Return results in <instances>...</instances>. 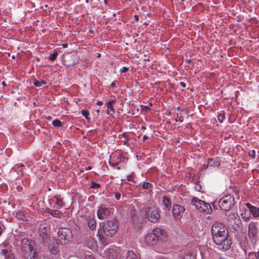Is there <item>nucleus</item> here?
I'll use <instances>...</instances> for the list:
<instances>
[{"instance_id": "nucleus-14", "label": "nucleus", "mask_w": 259, "mask_h": 259, "mask_svg": "<svg viewBox=\"0 0 259 259\" xmlns=\"http://www.w3.org/2000/svg\"><path fill=\"white\" fill-rule=\"evenodd\" d=\"M50 202H53L55 204L56 208H61L64 206V203L59 195L55 196L52 197L50 199Z\"/></svg>"}, {"instance_id": "nucleus-42", "label": "nucleus", "mask_w": 259, "mask_h": 259, "mask_svg": "<svg viewBox=\"0 0 259 259\" xmlns=\"http://www.w3.org/2000/svg\"><path fill=\"white\" fill-rule=\"evenodd\" d=\"M120 193L119 192L115 193V197L117 200H119L120 198Z\"/></svg>"}, {"instance_id": "nucleus-60", "label": "nucleus", "mask_w": 259, "mask_h": 259, "mask_svg": "<svg viewBox=\"0 0 259 259\" xmlns=\"http://www.w3.org/2000/svg\"><path fill=\"white\" fill-rule=\"evenodd\" d=\"M185 0H181L182 2H184L185 1Z\"/></svg>"}, {"instance_id": "nucleus-8", "label": "nucleus", "mask_w": 259, "mask_h": 259, "mask_svg": "<svg viewBox=\"0 0 259 259\" xmlns=\"http://www.w3.org/2000/svg\"><path fill=\"white\" fill-rule=\"evenodd\" d=\"M97 214L100 220H104L110 216L111 211L107 207L101 206L98 208Z\"/></svg>"}, {"instance_id": "nucleus-53", "label": "nucleus", "mask_w": 259, "mask_h": 259, "mask_svg": "<svg viewBox=\"0 0 259 259\" xmlns=\"http://www.w3.org/2000/svg\"><path fill=\"white\" fill-rule=\"evenodd\" d=\"M156 259H166V258H165V257H158L156 258Z\"/></svg>"}, {"instance_id": "nucleus-24", "label": "nucleus", "mask_w": 259, "mask_h": 259, "mask_svg": "<svg viewBox=\"0 0 259 259\" xmlns=\"http://www.w3.org/2000/svg\"><path fill=\"white\" fill-rule=\"evenodd\" d=\"M125 259H140V257L139 254L136 253L133 250H129Z\"/></svg>"}, {"instance_id": "nucleus-25", "label": "nucleus", "mask_w": 259, "mask_h": 259, "mask_svg": "<svg viewBox=\"0 0 259 259\" xmlns=\"http://www.w3.org/2000/svg\"><path fill=\"white\" fill-rule=\"evenodd\" d=\"M2 253L5 256L6 259H15L14 254L11 251H9L7 249H2Z\"/></svg>"}, {"instance_id": "nucleus-31", "label": "nucleus", "mask_w": 259, "mask_h": 259, "mask_svg": "<svg viewBox=\"0 0 259 259\" xmlns=\"http://www.w3.org/2000/svg\"><path fill=\"white\" fill-rule=\"evenodd\" d=\"M46 81L44 80H35L33 83L34 85L37 87H40L41 86L42 84H46Z\"/></svg>"}, {"instance_id": "nucleus-40", "label": "nucleus", "mask_w": 259, "mask_h": 259, "mask_svg": "<svg viewBox=\"0 0 259 259\" xmlns=\"http://www.w3.org/2000/svg\"><path fill=\"white\" fill-rule=\"evenodd\" d=\"M176 121H180L182 122L184 121V118L182 116H179L178 115H177V118L176 119Z\"/></svg>"}, {"instance_id": "nucleus-26", "label": "nucleus", "mask_w": 259, "mask_h": 259, "mask_svg": "<svg viewBox=\"0 0 259 259\" xmlns=\"http://www.w3.org/2000/svg\"><path fill=\"white\" fill-rule=\"evenodd\" d=\"M88 224L89 227L92 230H94L96 227V221L94 219H89L88 220Z\"/></svg>"}, {"instance_id": "nucleus-5", "label": "nucleus", "mask_w": 259, "mask_h": 259, "mask_svg": "<svg viewBox=\"0 0 259 259\" xmlns=\"http://www.w3.org/2000/svg\"><path fill=\"white\" fill-rule=\"evenodd\" d=\"M145 213L149 221L153 223L157 222L160 218L159 210L154 205H147L145 207Z\"/></svg>"}, {"instance_id": "nucleus-51", "label": "nucleus", "mask_w": 259, "mask_h": 259, "mask_svg": "<svg viewBox=\"0 0 259 259\" xmlns=\"http://www.w3.org/2000/svg\"><path fill=\"white\" fill-rule=\"evenodd\" d=\"M111 85L112 87H114V86L115 85V81L112 82L111 83Z\"/></svg>"}, {"instance_id": "nucleus-30", "label": "nucleus", "mask_w": 259, "mask_h": 259, "mask_svg": "<svg viewBox=\"0 0 259 259\" xmlns=\"http://www.w3.org/2000/svg\"><path fill=\"white\" fill-rule=\"evenodd\" d=\"M45 228H44V229H41L39 231L40 235L44 241L47 240L48 238V235L47 234V233L45 232Z\"/></svg>"}, {"instance_id": "nucleus-34", "label": "nucleus", "mask_w": 259, "mask_h": 259, "mask_svg": "<svg viewBox=\"0 0 259 259\" xmlns=\"http://www.w3.org/2000/svg\"><path fill=\"white\" fill-rule=\"evenodd\" d=\"M241 215L244 221H248V220L250 218V214L249 212L248 213H247V211H245L244 213H241Z\"/></svg>"}, {"instance_id": "nucleus-28", "label": "nucleus", "mask_w": 259, "mask_h": 259, "mask_svg": "<svg viewBox=\"0 0 259 259\" xmlns=\"http://www.w3.org/2000/svg\"><path fill=\"white\" fill-rule=\"evenodd\" d=\"M141 187L143 189H148L149 190H151L153 188V185L149 182H145L141 185Z\"/></svg>"}, {"instance_id": "nucleus-38", "label": "nucleus", "mask_w": 259, "mask_h": 259, "mask_svg": "<svg viewBox=\"0 0 259 259\" xmlns=\"http://www.w3.org/2000/svg\"><path fill=\"white\" fill-rule=\"evenodd\" d=\"M91 187L93 188H98L100 187V185L95 182H92Z\"/></svg>"}, {"instance_id": "nucleus-50", "label": "nucleus", "mask_w": 259, "mask_h": 259, "mask_svg": "<svg viewBox=\"0 0 259 259\" xmlns=\"http://www.w3.org/2000/svg\"><path fill=\"white\" fill-rule=\"evenodd\" d=\"M62 46H63V48H67L68 45H67V44H64L62 45Z\"/></svg>"}, {"instance_id": "nucleus-18", "label": "nucleus", "mask_w": 259, "mask_h": 259, "mask_svg": "<svg viewBox=\"0 0 259 259\" xmlns=\"http://www.w3.org/2000/svg\"><path fill=\"white\" fill-rule=\"evenodd\" d=\"M182 259H195V255L192 250H187L182 254Z\"/></svg>"}, {"instance_id": "nucleus-9", "label": "nucleus", "mask_w": 259, "mask_h": 259, "mask_svg": "<svg viewBox=\"0 0 259 259\" xmlns=\"http://www.w3.org/2000/svg\"><path fill=\"white\" fill-rule=\"evenodd\" d=\"M157 240L165 241L166 240L167 235L165 230L162 229L157 228L154 229L152 232Z\"/></svg>"}, {"instance_id": "nucleus-1", "label": "nucleus", "mask_w": 259, "mask_h": 259, "mask_svg": "<svg viewBox=\"0 0 259 259\" xmlns=\"http://www.w3.org/2000/svg\"><path fill=\"white\" fill-rule=\"evenodd\" d=\"M211 234L214 243L219 249L222 251L228 250L231 245V241L228 238L226 227L222 223L216 222L211 228Z\"/></svg>"}, {"instance_id": "nucleus-21", "label": "nucleus", "mask_w": 259, "mask_h": 259, "mask_svg": "<svg viewBox=\"0 0 259 259\" xmlns=\"http://www.w3.org/2000/svg\"><path fill=\"white\" fill-rule=\"evenodd\" d=\"M24 165L22 163H18L15 164L12 168V170L14 172H18V175L20 176H22L23 175V172L22 171L23 167H24Z\"/></svg>"}, {"instance_id": "nucleus-52", "label": "nucleus", "mask_w": 259, "mask_h": 259, "mask_svg": "<svg viewBox=\"0 0 259 259\" xmlns=\"http://www.w3.org/2000/svg\"><path fill=\"white\" fill-rule=\"evenodd\" d=\"M181 111L184 112L187 115V116H188V113L187 111H186V110H184V111L182 110Z\"/></svg>"}, {"instance_id": "nucleus-29", "label": "nucleus", "mask_w": 259, "mask_h": 259, "mask_svg": "<svg viewBox=\"0 0 259 259\" xmlns=\"http://www.w3.org/2000/svg\"><path fill=\"white\" fill-rule=\"evenodd\" d=\"M163 203L167 208H170L171 207V201L167 197H164L163 199Z\"/></svg>"}, {"instance_id": "nucleus-23", "label": "nucleus", "mask_w": 259, "mask_h": 259, "mask_svg": "<svg viewBox=\"0 0 259 259\" xmlns=\"http://www.w3.org/2000/svg\"><path fill=\"white\" fill-rule=\"evenodd\" d=\"M45 212L48 213L53 217L59 218V215L61 213V211L58 210L52 209L49 208H46Z\"/></svg>"}, {"instance_id": "nucleus-19", "label": "nucleus", "mask_w": 259, "mask_h": 259, "mask_svg": "<svg viewBox=\"0 0 259 259\" xmlns=\"http://www.w3.org/2000/svg\"><path fill=\"white\" fill-rule=\"evenodd\" d=\"M204 201L199 199L197 198L193 197L191 200V203L194 205L197 210H199Z\"/></svg>"}, {"instance_id": "nucleus-44", "label": "nucleus", "mask_w": 259, "mask_h": 259, "mask_svg": "<svg viewBox=\"0 0 259 259\" xmlns=\"http://www.w3.org/2000/svg\"><path fill=\"white\" fill-rule=\"evenodd\" d=\"M64 62H65V64L66 65H68V66L74 65V63H72V64L68 63L66 60H64Z\"/></svg>"}, {"instance_id": "nucleus-58", "label": "nucleus", "mask_w": 259, "mask_h": 259, "mask_svg": "<svg viewBox=\"0 0 259 259\" xmlns=\"http://www.w3.org/2000/svg\"><path fill=\"white\" fill-rule=\"evenodd\" d=\"M256 259H259V256L258 255L256 256Z\"/></svg>"}, {"instance_id": "nucleus-47", "label": "nucleus", "mask_w": 259, "mask_h": 259, "mask_svg": "<svg viewBox=\"0 0 259 259\" xmlns=\"http://www.w3.org/2000/svg\"><path fill=\"white\" fill-rule=\"evenodd\" d=\"M148 138V137L147 136H146V135L144 136V137H143V141H144Z\"/></svg>"}, {"instance_id": "nucleus-48", "label": "nucleus", "mask_w": 259, "mask_h": 259, "mask_svg": "<svg viewBox=\"0 0 259 259\" xmlns=\"http://www.w3.org/2000/svg\"><path fill=\"white\" fill-rule=\"evenodd\" d=\"M134 17H135V18L136 21H138L139 20V17H138V15H135Z\"/></svg>"}, {"instance_id": "nucleus-39", "label": "nucleus", "mask_w": 259, "mask_h": 259, "mask_svg": "<svg viewBox=\"0 0 259 259\" xmlns=\"http://www.w3.org/2000/svg\"><path fill=\"white\" fill-rule=\"evenodd\" d=\"M134 175V172H132L131 175H129L127 176V180L128 181H133V177Z\"/></svg>"}, {"instance_id": "nucleus-49", "label": "nucleus", "mask_w": 259, "mask_h": 259, "mask_svg": "<svg viewBox=\"0 0 259 259\" xmlns=\"http://www.w3.org/2000/svg\"><path fill=\"white\" fill-rule=\"evenodd\" d=\"M2 225L1 224H0V236L2 234Z\"/></svg>"}, {"instance_id": "nucleus-16", "label": "nucleus", "mask_w": 259, "mask_h": 259, "mask_svg": "<svg viewBox=\"0 0 259 259\" xmlns=\"http://www.w3.org/2000/svg\"><path fill=\"white\" fill-rule=\"evenodd\" d=\"M245 205L248 208L250 214L251 213L254 217H259V208L252 205L249 203H247Z\"/></svg>"}, {"instance_id": "nucleus-59", "label": "nucleus", "mask_w": 259, "mask_h": 259, "mask_svg": "<svg viewBox=\"0 0 259 259\" xmlns=\"http://www.w3.org/2000/svg\"><path fill=\"white\" fill-rule=\"evenodd\" d=\"M100 56H101V55H100V54H98V57H99Z\"/></svg>"}, {"instance_id": "nucleus-22", "label": "nucleus", "mask_w": 259, "mask_h": 259, "mask_svg": "<svg viewBox=\"0 0 259 259\" xmlns=\"http://www.w3.org/2000/svg\"><path fill=\"white\" fill-rule=\"evenodd\" d=\"M106 256L109 259L116 258L117 254L115 250L110 248L106 250Z\"/></svg>"}, {"instance_id": "nucleus-56", "label": "nucleus", "mask_w": 259, "mask_h": 259, "mask_svg": "<svg viewBox=\"0 0 259 259\" xmlns=\"http://www.w3.org/2000/svg\"><path fill=\"white\" fill-rule=\"evenodd\" d=\"M96 112H97V113H99L100 110L99 109H98V110H96Z\"/></svg>"}, {"instance_id": "nucleus-55", "label": "nucleus", "mask_w": 259, "mask_h": 259, "mask_svg": "<svg viewBox=\"0 0 259 259\" xmlns=\"http://www.w3.org/2000/svg\"><path fill=\"white\" fill-rule=\"evenodd\" d=\"M92 168V167L91 166H89L88 167V169H91Z\"/></svg>"}, {"instance_id": "nucleus-3", "label": "nucleus", "mask_w": 259, "mask_h": 259, "mask_svg": "<svg viewBox=\"0 0 259 259\" xmlns=\"http://www.w3.org/2000/svg\"><path fill=\"white\" fill-rule=\"evenodd\" d=\"M22 255L24 259H38V253L30 241L24 238L21 241Z\"/></svg>"}, {"instance_id": "nucleus-27", "label": "nucleus", "mask_w": 259, "mask_h": 259, "mask_svg": "<svg viewBox=\"0 0 259 259\" xmlns=\"http://www.w3.org/2000/svg\"><path fill=\"white\" fill-rule=\"evenodd\" d=\"M86 244L87 246L92 249H93L96 246V243L92 238H90L87 242Z\"/></svg>"}, {"instance_id": "nucleus-10", "label": "nucleus", "mask_w": 259, "mask_h": 259, "mask_svg": "<svg viewBox=\"0 0 259 259\" xmlns=\"http://www.w3.org/2000/svg\"><path fill=\"white\" fill-rule=\"evenodd\" d=\"M185 208L183 207L178 204L173 206L172 214L175 219H180L182 217Z\"/></svg>"}, {"instance_id": "nucleus-32", "label": "nucleus", "mask_w": 259, "mask_h": 259, "mask_svg": "<svg viewBox=\"0 0 259 259\" xmlns=\"http://www.w3.org/2000/svg\"><path fill=\"white\" fill-rule=\"evenodd\" d=\"M225 118V113L224 111H222L218 115V119L220 123H222Z\"/></svg>"}, {"instance_id": "nucleus-2", "label": "nucleus", "mask_w": 259, "mask_h": 259, "mask_svg": "<svg viewBox=\"0 0 259 259\" xmlns=\"http://www.w3.org/2000/svg\"><path fill=\"white\" fill-rule=\"evenodd\" d=\"M118 228L117 220L106 221L100 224L98 231V237L103 245L108 244L109 238L116 233Z\"/></svg>"}, {"instance_id": "nucleus-13", "label": "nucleus", "mask_w": 259, "mask_h": 259, "mask_svg": "<svg viewBox=\"0 0 259 259\" xmlns=\"http://www.w3.org/2000/svg\"><path fill=\"white\" fill-rule=\"evenodd\" d=\"M132 221L136 228H139L142 223L143 219L141 215L137 214L134 211L131 214Z\"/></svg>"}, {"instance_id": "nucleus-35", "label": "nucleus", "mask_w": 259, "mask_h": 259, "mask_svg": "<svg viewBox=\"0 0 259 259\" xmlns=\"http://www.w3.org/2000/svg\"><path fill=\"white\" fill-rule=\"evenodd\" d=\"M81 113L82 115L86 119H87L88 121L90 119V118L89 117V115L90 114L88 111L85 110H82L81 111Z\"/></svg>"}, {"instance_id": "nucleus-37", "label": "nucleus", "mask_w": 259, "mask_h": 259, "mask_svg": "<svg viewBox=\"0 0 259 259\" xmlns=\"http://www.w3.org/2000/svg\"><path fill=\"white\" fill-rule=\"evenodd\" d=\"M50 251L53 254H56L58 252V248L55 246H52L50 248Z\"/></svg>"}, {"instance_id": "nucleus-41", "label": "nucleus", "mask_w": 259, "mask_h": 259, "mask_svg": "<svg viewBox=\"0 0 259 259\" xmlns=\"http://www.w3.org/2000/svg\"><path fill=\"white\" fill-rule=\"evenodd\" d=\"M84 259H95L92 254H86Z\"/></svg>"}, {"instance_id": "nucleus-57", "label": "nucleus", "mask_w": 259, "mask_h": 259, "mask_svg": "<svg viewBox=\"0 0 259 259\" xmlns=\"http://www.w3.org/2000/svg\"><path fill=\"white\" fill-rule=\"evenodd\" d=\"M104 3L105 4H107V0H104Z\"/></svg>"}, {"instance_id": "nucleus-17", "label": "nucleus", "mask_w": 259, "mask_h": 259, "mask_svg": "<svg viewBox=\"0 0 259 259\" xmlns=\"http://www.w3.org/2000/svg\"><path fill=\"white\" fill-rule=\"evenodd\" d=\"M199 211L200 212L205 213V214H210L212 211V209L209 203L204 202L203 203L202 207L200 208Z\"/></svg>"}, {"instance_id": "nucleus-54", "label": "nucleus", "mask_w": 259, "mask_h": 259, "mask_svg": "<svg viewBox=\"0 0 259 259\" xmlns=\"http://www.w3.org/2000/svg\"><path fill=\"white\" fill-rule=\"evenodd\" d=\"M2 84H3V85H6V83H5V81H3V82H2Z\"/></svg>"}, {"instance_id": "nucleus-46", "label": "nucleus", "mask_w": 259, "mask_h": 259, "mask_svg": "<svg viewBox=\"0 0 259 259\" xmlns=\"http://www.w3.org/2000/svg\"><path fill=\"white\" fill-rule=\"evenodd\" d=\"M180 84L181 87L185 88L186 87V84L183 82H181L180 83Z\"/></svg>"}, {"instance_id": "nucleus-12", "label": "nucleus", "mask_w": 259, "mask_h": 259, "mask_svg": "<svg viewBox=\"0 0 259 259\" xmlns=\"http://www.w3.org/2000/svg\"><path fill=\"white\" fill-rule=\"evenodd\" d=\"M257 229L256 223H250L248 227V235L250 238L255 239L257 237Z\"/></svg>"}, {"instance_id": "nucleus-6", "label": "nucleus", "mask_w": 259, "mask_h": 259, "mask_svg": "<svg viewBox=\"0 0 259 259\" xmlns=\"http://www.w3.org/2000/svg\"><path fill=\"white\" fill-rule=\"evenodd\" d=\"M227 222L228 225L236 231L239 229L241 225L239 215L235 212L230 213L227 217Z\"/></svg>"}, {"instance_id": "nucleus-15", "label": "nucleus", "mask_w": 259, "mask_h": 259, "mask_svg": "<svg viewBox=\"0 0 259 259\" xmlns=\"http://www.w3.org/2000/svg\"><path fill=\"white\" fill-rule=\"evenodd\" d=\"M220 166V161L217 159L209 158L208 159L207 164L203 165L204 167L206 169L208 167L218 168Z\"/></svg>"}, {"instance_id": "nucleus-45", "label": "nucleus", "mask_w": 259, "mask_h": 259, "mask_svg": "<svg viewBox=\"0 0 259 259\" xmlns=\"http://www.w3.org/2000/svg\"><path fill=\"white\" fill-rule=\"evenodd\" d=\"M96 104L101 106L103 105V102L101 101H98Z\"/></svg>"}, {"instance_id": "nucleus-11", "label": "nucleus", "mask_w": 259, "mask_h": 259, "mask_svg": "<svg viewBox=\"0 0 259 259\" xmlns=\"http://www.w3.org/2000/svg\"><path fill=\"white\" fill-rule=\"evenodd\" d=\"M158 240L152 232L148 233L145 237V242L148 247H152L155 245Z\"/></svg>"}, {"instance_id": "nucleus-36", "label": "nucleus", "mask_w": 259, "mask_h": 259, "mask_svg": "<svg viewBox=\"0 0 259 259\" xmlns=\"http://www.w3.org/2000/svg\"><path fill=\"white\" fill-rule=\"evenodd\" d=\"M52 124L55 127H60L62 125V123L59 120L55 119L52 122Z\"/></svg>"}, {"instance_id": "nucleus-33", "label": "nucleus", "mask_w": 259, "mask_h": 259, "mask_svg": "<svg viewBox=\"0 0 259 259\" xmlns=\"http://www.w3.org/2000/svg\"><path fill=\"white\" fill-rule=\"evenodd\" d=\"M58 55V53L57 51L56 50H54L53 52V53L49 56V59L52 61H53L56 59Z\"/></svg>"}, {"instance_id": "nucleus-4", "label": "nucleus", "mask_w": 259, "mask_h": 259, "mask_svg": "<svg viewBox=\"0 0 259 259\" xmlns=\"http://www.w3.org/2000/svg\"><path fill=\"white\" fill-rule=\"evenodd\" d=\"M217 203L222 210L229 211L234 205L235 200L233 196L228 195L222 197Z\"/></svg>"}, {"instance_id": "nucleus-20", "label": "nucleus", "mask_w": 259, "mask_h": 259, "mask_svg": "<svg viewBox=\"0 0 259 259\" xmlns=\"http://www.w3.org/2000/svg\"><path fill=\"white\" fill-rule=\"evenodd\" d=\"M114 102L115 101L114 100H111L107 103V107L108 109L106 111L107 115H112L114 113V109L113 106Z\"/></svg>"}, {"instance_id": "nucleus-7", "label": "nucleus", "mask_w": 259, "mask_h": 259, "mask_svg": "<svg viewBox=\"0 0 259 259\" xmlns=\"http://www.w3.org/2000/svg\"><path fill=\"white\" fill-rule=\"evenodd\" d=\"M59 240L61 244H66L72 239V234L68 228H60L58 232Z\"/></svg>"}, {"instance_id": "nucleus-43", "label": "nucleus", "mask_w": 259, "mask_h": 259, "mask_svg": "<svg viewBox=\"0 0 259 259\" xmlns=\"http://www.w3.org/2000/svg\"><path fill=\"white\" fill-rule=\"evenodd\" d=\"M128 70V68L125 67H123L120 69V72L122 73H124L126 72Z\"/></svg>"}]
</instances>
